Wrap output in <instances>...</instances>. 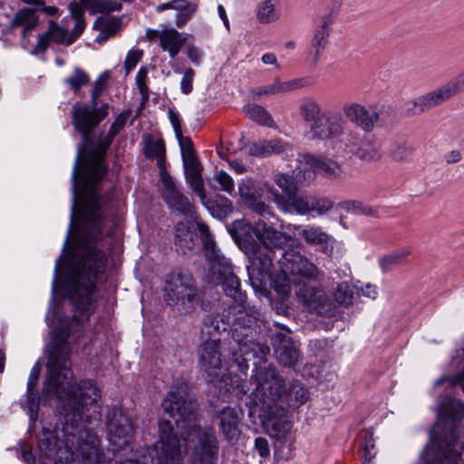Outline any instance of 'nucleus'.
I'll list each match as a JSON object with an SVG mask.
<instances>
[{
  "mask_svg": "<svg viewBox=\"0 0 464 464\" xmlns=\"http://www.w3.org/2000/svg\"><path fill=\"white\" fill-rule=\"evenodd\" d=\"M115 137L108 131L84 161L86 143L82 142L77 149L72 174L71 222L63 246L64 251L69 245L79 202L82 227L66 265L67 294L74 306V314L71 319H61L59 324H84L95 309V282L104 272L107 261L104 251L98 249L97 245L106 246V238L111 233L106 225L110 202L108 198L100 194L98 185L107 173L104 158Z\"/></svg>",
  "mask_w": 464,
  "mask_h": 464,
  "instance_id": "1",
  "label": "nucleus"
},
{
  "mask_svg": "<svg viewBox=\"0 0 464 464\" xmlns=\"http://www.w3.org/2000/svg\"><path fill=\"white\" fill-rule=\"evenodd\" d=\"M230 349L237 371L242 373H246L249 361L257 359V362H254L255 370L251 376L256 388L246 401L249 408L248 416L257 414L263 429L275 440L276 451H281L284 457H288L295 442V435L293 423L280 402L297 408L307 401L308 391L298 382H293L285 386V382L278 371L264 361L270 352L247 359L237 346L232 345Z\"/></svg>",
  "mask_w": 464,
  "mask_h": 464,
  "instance_id": "2",
  "label": "nucleus"
},
{
  "mask_svg": "<svg viewBox=\"0 0 464 464\" xmlns=\"http://www.w3.org/2000/svg\"><path fill=\"white\" fill-rule=\"evenodd\" d=\"M197 227L209 264V280L220 284L226 295L234 300L232 304L223 309L220 317L223 325L230 326L233 340L231 346H237L247 359L256 354L268 353L269 346L264 341L265 336L256 323L259 313L256 309L247 310L245 306V295L240 291V282L234 274L231 264L217 250L208 226L198 221ZM226 329L223 326L222 331Z\"/></svg>",
  "mask_w": 464,
  "mask_h": 464,
  "instance_id": "3",
  "label": "nucleus"
},
{
  "mask_svg": "<svg viewBox=\"0 0 464 464\" xmlns=\"http://www.w3.org/2000/svg\"><path fill=\"white\" fill-rule=\"evenodd\" d=\"M161 406L174 419L181 430L183 440L195 436L197 444L193 449L192 464H217L219 442L211 427L201 428L198 424L197 404L184 391L169 392Z\"/></svg>",
  "mask_w": 464,
  "mask_h": 464,
  "instance_id": "4",
  "label": "nucleus"
},
{
  "mask_svg": "<svg viewBox=\"0 0 464 464\" xmlns=\"http://www.w3.org/2000/svg\"><path fill=\"white\" fill-rule=\"evenodd\" d=\"M464 416V403L446 397L439 405V420L430 432V443L423 450L425 464H458L463 446L458 440L455 420Z\"/></svg>",
  "mask_w": 464,
  "mask_h": 464,
  "instance_id": "5",
  "label": "nucleus"
},
{
  "mask_svg": "<svg viewBox=\"0 0 464 464\" xmlns=\"http://www.w3.org/2000/svg\"><path fill=\"white\" fill-rule=\"evenodd\" d=\"M229 233L237 246L243 250L251 260L248 266L250 280L262 281L271 274V258L269 254L262 256L260 246L257 239L256 225L253 227L244 220L233 222Z\"/></svg>",
  "mask_w": 464,
  "mask_h": 464,
  "instance_id": "6",
  "label": "nucleus"
},
{
  "mask_svg": "<svg viewBox=\"0 0 464 464\" xmlns=\"http://www.w3.org/2000/svg\"><path fill=\"white\" fill-rule=\"evenodd\" d=\"M106 73L101 75L95 82L91 92V107L76 102L72 109V124L82 134L83 143H87L91 132L108 115L109 104L102 103L98 106V98L106 89Z\"/></svg>",
  "mask_w": 464,
  "mask_h": 464,
  "instance_id": "7",
  "label": "nucleus"
},
{
  "mask_svg": "<svg viewBox=\"0 0 464 464\" xmlns=\"http://www.w3.org/2000/svg\"><path fill=\"white\" fill-rule=\"evenodd\" d=\"M159 438L155 445L147 449L148 456L144 455L142 460L128 459L120 464H181L179 439L169 420H160Z\"/></svg>",
  "mask_w": 464,
  "mask_h": 464,
  "instance_id": "8",
  "label": "nucleus"
},
{
  "mask_svg": "<svg viewBox=\"0 0 464 464\" xmlns=\"http://www.w3.org/2000/svg\"><path fill=\"white\" fill-rule=\"evenodd\" d=\"M294 177L285 173H277L275 175L274 181L283 190L281 194L272 185L265 183L266 193L269 194L272 201L276 205L277 208L284 213H291L292 210H285L282 205H289L295 198H300L297 191L300 188L310 184L315 179L314 169L303 166L298 160V165L293 171Z\"/></svg>",
  "mask_w": 464,
  "mask_h": 464,
  "instance_id": "9",
  "label": "nucleus"
},
{
  "mask_svg": "<svg viewBox=\"0 0 464 464\" xmlns=\"http://www.w3.org/2000/svg\"><path fill=\"white\" fill-rule=\"evenodd\" d=\"M69 10L74 20L72 30L69 32L66 28L51 20L48 29L38 35L36 44L37 52L44 53L52 43L65 44L67 46L71 45L82 34L86 25L84 21V10L77 3H71Z\"/></svg>",
  "mask_w": 464,
  "mask_h": 464,
  "instance_id": "10",
  "label": "nucleus"
},
{
  "mask_svg": "<svg viewBox=\"0 0 464 464\" xmlns=\"http://www.w3.org/2000/svg\"><path fill=\"white\" fill-rule=\"evenodd\" d=\"M164 300L169 305L188 311L198 299V289L193 276L182 271H175L168 276L164 288Z\"/></svg>",
  "mask_w": 464,
  "mask_h": 464,
  "instance_id": "11",
  "label": "nucleus"
},
{
  "mask_svg": "<svg viewBox=\"0 0 464 464\" xmlns=\"http://www.w3.org/2000/svg\"><path fill=\"white\" fill-rule=\"evenodd\" d=\"M464 87V72L459 73L450 82L440 88L427 92L406 103L407 114L413 116L420 114L460 92Z\"/></svg>",
  "mask_w": 464,
  "mask_h": 464,
  "instance_id": "12",
  "label": "nucleus"
},
{
  "mask_svg": "<svg viewBox=\"0 0 464 464\" xmlns=\"http://www.w3.org/2000/svg\"><path fill=\"white\" fill-rule=\"evenodd\" d=\"M464 87V72L459 73L450 82L440 88L427 92L406 103L407 114L413 116L420 114L460 92Z\"/></svg>",
  "mask_w": 464,
  "mask_h": 464,
  "instance_id": "13",
  "label": "nucleus"
},
{
  "mask_svg": "<svg viewBox=\"0 0 464 464\" xmlns=\"http://www.w3.org/2000/svg\"><path fill=\"white\" fill-rule=\"evenodd\" d=\"M108 439L113 451H119L130 445L133 439L134 428L130 419L121 409L112 408L107 413Z\"/></svg>",
  "mask_w": 464,
  "mask_h": 464,
  "instance_id": "14",
  "label": "nucleus"
},
{
  "mask_svg": "<svg viewBox=\"0 0 464 464\" xmlns=\"http://www.w3.org/2000/svg\"><path fill=\"white\" fill-rule=\"evenodd\" d=\"M295 294L310 313L329 318L338 314V306L322 289L303 285L296 289Z\"/></svg>",
  "mask_w": 464,
  "mask_h": 464,
  "instance_id": "15",
  "label": "nucleus"
},
{
  "mask_svg": "<svg viewBox=\"0 0 464 464\" xmlns=\"http://www.w3.org/2000/svg\"><path fill=\"white\" fill-rule=\"evenodd\" d=\"M200 371L208 382H215L222 373L223 363L220 341L213 339L203 342L198 350Z\"/></svg>",
  "mask_w": 464,
  "mask_h": 464,
  "instance_id": "16",
  "label": "nucleus"
},
{
  "mask_svg": "<svg viewBox=\"0 0 464 464\" xmlns=\"http://www.w3.org/2000/svg\"><path fill=\"white\" fill-rule=\"evenodd\" d=\"M278 263L285 275L299 276L301 279L306 280H314L320 275V271L315 265L294 249L284 251L278 259Z\"/></svg>",
  "mask_w": 464,
  "mask_h": 464,
  "instance_id": "17",
  "label": "nucleus"
},
{
  "mask_svg": "<svg viewBox=\"0 0 464 464\" xmlns=\"http://www.w3.org/2000/svg\"><path fill=\"white\" fill-rule=\"evenodd\" d=\"M345 120L337 111L325 110L324 112L310 126L314 139L329 140L342 136L344 132Z\"/></svg>",
  "mask_w": 464,
  "mask_h": 464,
  "instance_id": "18",
  "label": "nucleus"
},
{
  "mask_svg": "<svg viewBox=\"0 0 464 464\" xmlns=\"http://www.w3.org/2000/svg\"><path fill=\"white\" fill-rule=\"evenodd\" d=\"M257 239L262 256L269 254L271 267L276 257V250H282L289 242V237L283 231L277 230L263 220L256 221Z\"/></svg>",
  "mask_w": 464,
  "mask_h": 464,
  "instance_id": "19",
  "label": "nucleus"
},
{
  "mask_svg": "<svg viewBox=\"0 0 464 464\" xmlns=\"http://www.w3.org/2000/svg\"><path fill=\"white\" fill-rule=\"evenodd\" d=\"M289 333L288 329L282 327L281 331L273 334L271 340L277 362L283 366L293 367L299 360L300 351Z\"/></svg>",
  "mask_w": 464,
  "mask_h": 464,
  "instance_id": "20",
  "label": "nucleus"
},
{
  "mask_svg": "<svg viewBox=\"0 0 464 464\" xmlns=\"http://www.w3.org/2000/svg\"><path fill=\"white\" fill-rule=\"evenodd\" d=\"M289 205H282L285 210H292L290 214L308 215L315 212L318 216L325 215L334 208V202L327 197L312 194H301Z\"/></svg>",
  "mask_w": 464,
  "mask_h": 464,
  "instance_id": "21",
  "label": "nucleus"
},
{
  "mask_svg": "<svg viewBox=\"0 0 464 464\" xmlns=\"http://www.w3.org/2000/svg\"><path fill=\"white\" fill-rule=\"evenodd\" d=\"M239 195L245 205L261 217L274 216L269 205L262 201V193L266 191L265 183L261 186L253 180H246L238 186Z\"/></svg>",
  "mask_w": 464,
  "mask_h": 464,
  "instance_id": "22",
  "label": "nucleus"
},
{
  "mask_svg": "<svg viewBox=\"0 0 464 464\" xmlns=\"http://www.w3.org/2000/svg\"><path fill=\"white\" fill-rule=\"evenodd\" d=\"M345 118L364 132H372L376 128L380 114L377 111H370L358 102H346L343 106Z\"/></svg>",
  "mask_w": 464,
  "mask_h": 464,
  "instance_id": "23",
  "label": "nucleus"
},
{
  "mask_svg": "<svg viewBox=\"0 0 464 464\" xmlns=\"http://www.w3.org/2000/svg\"><path fill=\"white\" fill-rule=\"evenodd\" d=\"M216 418L218 420L219 433L225 440L231 444L238 441L241 430V417L237 409L225 407L218 411Z\"/></svg>",
  "mask_w": 464,
  "mask_h": 464,
  "instance_id": "24",
  "label": "nucleus"
},
{
  "mask_svg": "<svg viewBox=\"0 0 464 464\" xmlns=\"http://www.w3.org/2000/svg\"><path fill=\"white\" fill-rule=\"evenodd\" d=\"M331 24L332 19L329 16H323L314 31L307 55V61L313 66L317 64L328 44Z\"/></svg>",
  "mask_w": 464,
  "mask_h": 464,
  "instance_id": "25",
  "label": "nucleus"
},
{
  "mask_svg": "<svg viewBox=\"0 0 464 464\" xmlns=\"http://www.w3.org/2000/svg\"><path fill=\"white\" fill-rule=\"evenodd\" d=\"M162 197L173 212L187 218H193L194 206L189 198L178 189L174 182L164 186Z\"/></svg>",
  "mask_w": 464,
  "mask_h": 464,
  "instance_id": "26",
  "label": "nucleus"
},
{
  "mask_svg": "<svg viewBox=\"0 0 464 464\" xmlns=\"http://www.w3.org/2000/svg\"><path fill=\"white\" fill-rule=\"evenodd\" d=\"M295 230L307 244L320 246L321 251L328 256L333 253L334 239L322 227L313 225L297 226Z\"/></svg>",
  "mask_w": 464,
  "mask_h": 464,
  "instance_id": "27",
  "label": "nucleus"
},
{
  "mask_svg": "<svg viewBox=\"0 0 464 464\" xmlns=\"http://www.w3.org/2000/svg\"><path fill=\"white\" fill-rule=\"evenodd\" d=\"M311 84L312 81L309 77H301L286 82H280L278 79H276L272 84L256 87L251 92L256 97H261L262 95L270 96L296 91Z\"/></svg>",
  "mask_w": 464,
  "mask_h": 464,
  "instance_id": "28",
  "label": "nucleus"
},
{
  "mask_svg": "<svg viewBox=\"0 0 464 464\" xmlns=\"http://www.w3.org/2000/svg\"><path fill=\"white\" fill-rule=\"evenodd\" d=\"M300 162L303 166L314 169L315 173L319 172L330 179H339L343 175L341 166L328 158L304 154L300 158Z\"/></svg>",
  "mask_w": 464,
  "mask_h": 464,
  "instance_id": "29",
  "label": "nucleus"
},
{
  "mask_svg": "<svg viewBox=\"0 0 464 464\" xmlns=\"http://www.w3.org/2000/svg\"><path fill=\"white\" fill-rule=\"evenodd\" d=\"M247 153L254 157H268L274 154L285 153L286 156H294L293 148L281 140H263L248 145Z\"/></svg>",
  "mask_w": 464,
  "mask_h": 464,
  "instance_id": "30",
  "label": "nucleus"
},
{
  "mask_svg": "<svg viewBox=\"0 0 464 464\" xmlns=\"http://www.w3.org/2000/svg\"><path fill=\"white\" fill-rule=\"evenodd\" d=\"M182 163L187 182L201 200H204L206 194L201 177L203 168L197 156L183 159Z\"/></svg>",
  "mask_w": 464,
  "mask_h": 464,
  "instance_id": "31",
  "label": "nucleus"
},
{
  "mask_svg": "<svg viewBox=\"0 0 464 464\" xmlns=\"http://www.w3.org/2000/svg\"><path fill=\"white\" fill-rule=\"evenodd\" d=\"M38 24V16L35 11L31 8L19 10L10 20L9 24L3 28L4 34L11 33L15 27L22 26V37L25 38Z\"/></svg>",
  "mask_w": 464,
  "mask_h": 464,
  "instance_id": "32",
  "label": "nucleus"
},
{
  "mask_svg": "<svg viewBox=\"0 0 464 464\" xmlns=\"http://www.w3.org/2000/svg\"><path fill=\"white\" fill-rule=\"evenodd\" d=\"M211 383L218 387L220 391L224 390L226 392L235 393L239 398L248 392V388H246V382L237 373L224 374L222 372L218 380Z\"/></svg>",
  "mask_w": 464,
  "mask_h": 464,
  "instance_id": "33",
  "label": "nucleus"
},
{
  "mask_svg": "<svg viewBox=\"0 0 464 464\" xmlns=\"http://www.w3.org/2000/svg\"><path fill=\"white\" fill-rule=\"evenodd\" d=\"M185 44V39L174 28L160 30V45L163 51H167L171 58H175Z\"/></svg>",
  "mask_w": 464,
  "mask_h": 464,
  "instance_id": "34",
  "label": "nucleus"
},
{
  "mask_svg": "<svg viewBox=\"0 0 464 464\" xmlns=\"http://www.w3.org/2000/svg\"><path fill=\"white\" fill-rule=\"evenodd\" d=\"M121 20L118 17H99L93 24V28L99 31L96 37L98 44H103L114 36L121 28Z\"/></svg>",
  "mask_w": 464,
  "mask_h": 464,
  "instance_id": "35",
  "label": "nucleus"
},
{
  "mask_svg": "<svg viewBox=\"0 0 464 464\" xmlns=\"http://www.w3.org/2000/svg\"><path fill=\"white\" fill-rule=\"evenodd\" d=\"M354 155L365 162L378 161L382 158L381 145L376 140L364 137L355 149Z\"/></svg>",
  "mask_w": 464,
  "mask_h": 464,
  "instance_id": "36",
  "label": "nucleus"
},
{
  "mask_svg": "<svg viewBox=\"0 0 464 464\" xmlns=\"http://www.w3.org/2000/svg\"><path fill=\"white\" fill-rule=\"evenodd\" d=\"M197 234L186 223L179 222L175 227V245L180 251L186 253L195 246Z\"/></svg>",
  "mask_w": 464,
  "mask_h": 464,
  "instance_id": "37",
  "label": "nucleus"
},
{
  "mask_svg": "<svg viewBox=\"0 0 464 464\" xmlns=\"http://www.w3.org/2000/svg\"><path fill=\"white\" fill-rule=\"evenodd\" d=\"M279 0H263L256 9V18L261 24H271L280 18Z\"/></svg>",
  "mask_w": 464,
  "mask_h": 464,
  "instance_id": "38",
  "label": "nucleus"
},
{
  "mask_svg": "<svg viewBox=\"0 0 464 464\" xmlns=\"http://www.w3.org/2000/svg\"><path fill=\"white\" fill-rule=\"evenodd\" d=\"M300 115L306 122L314 123V121L324 112L322 104L313 97H305L300 104Z\"/></svg>",
  "mask_w": 464,
  "mask_h": 464,
  "instance_id": "39",
  "label": "nucleus"
},
{
  "mask_svg": "<svg viewBox=\"0 0 464 464\" xmlns=\"http://www.w3.org/2000/svg\"><path fill=\"white\" fill-rule=\"evenodd\" d=\"M41 372L40 362H36L31 369L27 382V397L29 401L30 418L35 420L37 418L38 401L34 394V389L37 384Z\"/></svg>",
  "mask_w": 464,
  "mask_h": 464,
  "instance_id": "40",
  "label": "nucleus"
},
{
  "mask_svg": "<svg viewBox=\"0 0 464 464\" xmlns=\"http://www.w3.org/2000/svg\"><path fill=\"white\" fill-rule=\"evenodd\" d=\"M342 209L371 218H379L378 208L359 200H344L340 203Z\"/></svg>",
  "mask_w": 464,
  "mask_h": 464,
  "instance_id": "41",
  "label": "nucleus"
},
{
  "mask_svg": "<svg viewBox=\"0 0 464 464\" xmlns=\"http://www.w3.org/2000/svg\"><path fill=\"white\" fill-rule=\"evenodd\" d=\"M411 255L409 250L395 251L380 258V266L383 272H388L393 267L402 265Z\"/></svg>",
  "mask_w": 464,
  "mask_h": 464,
  "instance_id": "42",
  "label": "nucleus"
},
{
  "mask_svg": "<svg viewBox=\"0 0 464 464\" xmlns=\"http://www.w3.org/2000/svg\"><path fill=\"white\" fill-rule=\"evenodd\" d=\"M244 112L252 121L266 126H272L273 120L268 111L257 104H248L244 107Z\"/></svg>",
  "mask_w": 464,
  "mask_h": 464,
  "instance_id": "43",
  "label": "nucleus"
},
{
  "mask_svg": "<svg viewBox=\"0 0 464 464\" xmlns=\"http://www.w3.org/2000/svg\"><path fill=\"white\" fill-rule=\"evenodd\" d=\"M221 332L219 322L217 317L211 314L206 315L202 320L200 328L201 339L205 341L217 339Z\"/></svg>",
  "mask_w": 464,
  "mask_h": 464,
  "instance_id": "44",
  "label": "nucleus"
},
{
  "mask_svg": "<svg viewBox=\"0 0 464 464\" xmlns=\"http://www.w3.org/2000/svg\"><path fill=\"white\" fill-rule=\"evenodd\" d=\"M143 150L146 158L154 160L166 153L165 142L162 139L154 140L152 136L148 135L145 137Z\"/></svg>",
  "mask_w": 464,
  "mask_h": 464,
  "instance_id": "45",
  "label": "nucleus"
},
{
  "mask_svg": "<svg viewBox=\"0 0 464 464\" xmlns=\"http://www.w3.org/2000/svg\"><path fill=\"white\" fill-rule=\"evenodd\" d=\"M354 295V287L347 282L339 284L334 292L336 302L344 306H349L353 304Z\"/></svg>",
  "mask_w": 464,
  "mask_h": 464,
  "instance_id": "46",
  "label": "nucleus"
},
{
  "mask_svg": "<svg viewBox=\"0 0 464 464\" xmlns=\"http://www.w3.org/2000/svg\"><path fill=\"white\" fill-rule=\"evenodd\" d=\"M361 459L363 464L370 463L375 457L376 451L373 443V432L368 430L365 432L362 441L360 445Z\"/></svg>",
  "mask_w": 464,
  "mask_h": 464,
  "instance_id": "47",
  "label": "nucleus"
},
{
  "mask_svg": "<svg viewBox=\"0 0 464 464\" xmlns=\"http://www.w3.org/2000/svg\"><path fill=\"white\" fill-rule=\"evenodd\" d=\"M89 75L83 70L75 68L72 73L65 78L63 82L71 90L77 92L82 86L89 82Z\"/></svg>",
  "mask_w": 464,
  "mask_h": 464,
  "instance_id": "48",
  "label": "nucleus"
},
{
  "mask_svg": "<svg viewBox=\"0 0 464 464\" xmlns=\"http://www.w3.org/2000/svg\"><path fill=\"white\" fill-rule=\"evenodd\" d=\"M412 152L413 148L411 144L407 142H400L395 143L391 147L389 156L393 161L402 162L407 160Z\"/></svg>",
  "mask_w": 464,
  "mask_h": 464,
  "instance_id": "49",
  "label": "nucleus"
},
{
  "mask_svg": "<svg viewBox=\"0 0 464 464\" xmlns=\"http://www.w3.org/2000/svg\"><path fill=\"white\" fill-rule=\"evenodd\" d=\"M72 3H77L82 9L86 8L92 14H95V11H106L113 6L117 7L115 3L102 0H74Z\"/></svg>",
  "mask_w": 464,
  "mask_h": 464,
  "instance_id": "50",
  "label": "nucleus"
},
{
  "mask_svg": "<svg viewBox=\"0 0 464 464\" xmlns=\"http://www.w3.org/2000/svg\"><path fill=\"white\" fill-rule=\"evenodd\" d=\"M181 5L182 9H178V14L176 15V25L178 27L183 26L188 20H190L198 7L195 3H191L187 0H185L184 5Z\"/></svg>",
  "mask_w": 464,
  "mask_h": 464,
  "instance_id": "51",
  "label": "nucleus"
},
{
  "mask_svg": "<svg viewBox=\"0 0 464 464\" xmlns=\"http://www.w3.org/2000/svg\"><path fill=\"white\" fill-rule=\"evenodd\" d=\"M176 137L179 140V144L180 147L182 160L196 156V152L193 148V143L190 138L184 137L182 135V132H180L179 135H176Z\"/></svg>",
  "mask_w": 464,
  "mask_h": 464,
  "instance_id": "52",
  "label": "nucleus"
},
{
  "mask_svg": "<svg viewBox=\"0 0 464 464\" xmlns=\"http://www.w3.org/2000/svg\"><path fill=\"white\" fill-rule=\"evenodd\" d=\"M214 179L220 185V189L226 191L228 194H232L235 189L233 179L225 171L221 170L218 172Z\"/></svg>",
  "mask_w": 464,
  "mask_h": 464,
  "instance_id": "53",
  "label": "nucleus"
},
{
  "mask_svg": "<svg viewBox=\"0 0 464 464\" xmlns=\"http://www.w3.org/2000/svg\"><path fill=\"white\" fill-rule=\"evenodd\" d=\"M130 114V111H121L113 123L111 124L109 131L111 132V136H117L121 130L126 124L127 120L129 119Z\"/></svg>",
  "mask_w": 464,
  "mask_h": 464,
  "instance_id": "54",
  "label": "nucleus"
},
{
  "mask_svg": "<svg viewBox=\"0 0 464 464\" xmlns=\"http://www.w3.org/2000/svg\"><path fill=\"white\" fill-rule=\"evenodd\" d=\"M142 51L139 49L130 50L124 61V68L126 72L129 73L140 62L142 56Z\"/></svg>",
  "mask_w": 464,
  "mask_h": 464,
  "instance_id": "55",
  "label": "nucleus"
},
{
  "mask_svg": "<svg viewBox=\"0 0 464 464\" xmlns=\"http://www.w3.org/2000/svg\"><path fill=\"white\" fill-rule=\"evenodd\" d=\"M194 76L195 71L192 68H188L185 71L180 82V90L182 93L189 94L192 92Z\"/></svg>",
  "mask_w": 464,
  "mask_h": 464,
  "instance_id": "56",
  "label": "nucleus"
},
{
  "mask_svg": "<svg viewBox=\"0 0 464 464\" xmlns=\"http://www.w3.org/2000/svg\"><path fill=\"white\" fill-rule=\"evenodd\" d=\"M148 75V69L146 67H140L136 74V84L139 88L140 92L143 97H148L149 88L146 84V79Z\"/></svg>",
  "mask_w": 464,
  "mask_h": 464,
  "instance_id": "57",
  "label": "nucleus"
},
{
  "mask_svg": "<svg viewBox=\"0 0 464 464\" xmlns=\"http://www.w3.org/2000/svg\"><path fill=\"white\" fill-rule=\"evenodd\" d=\"M213 203L219 209V216H226L227 214L233 212L234 210V207L232 205L231 200L225 197H217Z\"/></svg>",
  "mask_w": 464,
  "mask_h": 464,
  "instance_id": "58",
  "label": "nucleus"
},
{
  "mask_svg": "<svg viewBox=\"0 0 464 464\" xmlns=\"http://www.w3.org/2000/svg\"><path fill=\"white\" fill-rule=\"evenodd\" d=\"M156 159H157V165H158V167L160 169V179H161L163 186L169 185V184L174 182L171 176L166 170L165 154L156 157Z\"/></svg>",
  "mask_w": 464,
  "mask_h": 464,
  "instance_id": "59",
  "label": "nucleus"
},
{
  "mask_svg": "<svg viewBox=\"0 0 464 464\" xmlns=\"http://www.w3.org/2000/svg\"><path fill=\"white\" fill-rule=\"evenodd\" d=\"M255 450L263 459H266L270 455L269 444L267 440L265 438L258 437L255 440Z\"/></svg>",
  "mask_w": 464,
  "mask_h": 464,
  "instance_id": "60",
  "label": "nucleus"
},
{
  "mask_svg": "<svg viewBox=\"0 0 464 464\" xmlns=\"http://www.w3.org/2000/svg\"><path fill=\"white\" fill-rule=\"evenodd\" d=\"M185 0H170L167 3L160 4L156 6V12L161 13L165 10L173 9L178 11V9H182V5H184Z\"/></svg>",
  "mask_w": 464,
  "mask_h": 464,
  "instance_id": "61",
  "label": "nucleus"
},
{
  "mask_svg": "<svg viewBox=\"0 0 464 464\" xmlns=\"http://www.w3.org/2000/svg\"><path fill=\"white\" fill-rule=\"evenodd\" d=\"M275 290L282 296H286L291 291L290 279L285 278L282 284L275 282Z\"/></svg>",
  "mask_w": 464,
  "mask_h": 464,
  "instance_id": "62",
  "label": "nucleus"
},
{
  "mask_svg": "<svg viewBox=\"0 0 464 464\" xmlns=\"http://www.w3.org/2000/svg\"><path fill=\"white\" fill-rule=\"evenodd\" d=\"M169 118L173 126L175 134L179 135L181 132V126H180V121H179L178 115L172 110H169Z\"/></svg>",
  "mask_w": 464,
  "mask_h": 464,
  "instance_id": "63",
  "label": "nucleus"
},
{
  "mask_svg": "<svg viewBox=\"0 0 464 464\" xmlns=\"http://www.w3.org/2000/svg\"><path fill=\"white\" fill-rule=\"evenodd\" d=\"M363 138H361L360 133L357 132V131H350L347 134V136H346V140H347L348 144H352L353 146H356V148L358 147L359 142Z\"/></svg>",
  "mask_w": 464,
  "mask_h": 464,
  "instance_id": "64",
  "label": "nucleus"
}]
</instances>
